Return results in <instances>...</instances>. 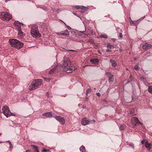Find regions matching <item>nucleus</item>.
Here are the masks:
<instances>
[{
    "instance_id": "nucleus-1",
    "label": "nucleus",
    "mask_w": 152,
    "mask_h": 152,
    "mask_svg": "<svg viewBox=\"0 0 152 152\" xmlns=\"http://www.w3.org/2000/svg\"><path fill=\"white\" fill-rule=\"evenodd\" d=\"M64 63L63 65H60L59 66H56L53 69H51L49 73L50 75L53 74L56 71L57 68L60 69V71H64L67 73H69L72 72L73 69L71 68V62L70 59L69 58L65 59L64 58Z\"/></svg>"
},
{
    "instance_id": "nucleus-2",
    "label": "nucleus",
    "mask_w": 152,
    "mask_h": 152,
    "mask_svg": "<svg viewBox=\"0 0 152 152\" xmlns=\"http://www.w3.org/2000/svg\"><path fill=\"white\" fill-rule=\"evenodd\" d=\"M9 42L12 47L18 49L22 48L23 45V43L17 39H10L9 40Z\"/></svg>"
},
{
    "instance_id": "nucleus-3",
    "label": "nucleus",
    "mask_w": 152,
    "mask_h": 152,
    "mask_svg": "<svg viewBox=\"0 0 152 152\" xmlns=\"http://www.w3.org/2000/svg\"><path fill=\"white\" fill-rule=\"evenodd\" d=\"M42 83L41 79L36 80L33 81L30 86L29 89L30 90H35L38 88Z\"/></svg>"
},
{
    "instance_id": "nucleus-4",
    "label": "nucleus",
    "mask_w": 152,
    "mask_h": 152,
    "mask_svg": "<svg viewBox=\"0 0 152 152\" xmlns=\"http://www.w3.org/2000/svg\"><path fill=\"white\" fill-rule=\"evenodd\" d=\"M30 32L31 35L34 38H39L41 36V34L39 32L37 25H34L31 27Z\"/></svg>"
},
{
    "instance_id": "nucleus-5",
    "label": "nucleus",
    "mask_w": 152,
    "mask_h": 152,
    "mask_svg": "<svg viewBox=\"0 0 152 152\" xmlns=\"http://www.w3.org/2000/svg\"><path fill=\"white\" fill-rule=\"evenodd\" d=\"M12 15L7 12L0 13V18L2 20L9 21L12 18Z\"/></svg>"
},
{
    "instance_id": "nucleus-6",
    "label": "nucleus",
    "mask_w": 152,
    "mask_h": 152,
    "mask_svg": "<svg viewBox=\"0 0 152 152\" xmlns=\"http://www.w3.org/2000/svg\"><path fill=\"white\" fill-rule=\"evenodd\" d=\"M2 113L7 118L10 116L9 113L10 112L9 107L7 106H4L2 108Z\"/></svg>"
},
{
    "instance_id": "nucleus-7",
    "label": "nucleus",
    "mask_w": 152,
    "mask_h": 152,
    "mask_svg": "<svg viewBox=\"0 0 152 152\" xmlns=\"http://www.w3.org/2000/svg\"><path fill=\"white\" fill-rule=\"evenodd\" d=\"M55 118L62 124L64 125L65 124V120L64 118L60 116L55 117Z\"/></svg>"
},
{
    "instance_id": "nucleus-8",
    "label": "nucleus",
    "mask_w": 152,
    "mask_h": 152,
    "mask_svg": "<svg viewBox=\"0 0 152 152\" xmlns=\"http://www.w3.org/2000/svg\"><path fill=\"white\" fill-rule=\"evenodd\" d=\"M55 118L62 124L64 125L65 124V120L64 118L60 116L55 117Z\"/></svg>"
},
{
    "instance_id": "nucleus-9",
    "label": "nucleus",
    "mask_w": 152,
    "mask_h": 152,
    "mask_svg": "<svg viewBox=\"0 0 152 152\" xmlns=\"http://www.w3.org/2000/svg\"><path fill=\"white\" fill-rule=\"evenodd\" d=\"M21 25H23V23L20 22L19 21H17L15 22V25L17 29H21Z\"/></svg>"
},
{
    "instance_id": "nucleus-10",
    "label": "nucleus",
    "mask_w": 152,
    "mask_h": 152,
    "mask_svg": "<svg viewBox=\"0 0 152 152\" xmlns=\"http://www.w3.org/2000/svg\"><path fill=\"white\" fill-rule=\"evenodd\" d=\"M132 120L134 121V122L135 123V125L136 126H137L139 124H140L141 125H142V123H141L139 121V120L136 117H133L132 118Z\"/></svg>"
},
{
    "instance_id": "nucleus-11",
    "label": "nucleus",
    "mask_w": 152,
    "mask_h": 152,
    "mask_svg": "<svg viewBox=\"0 0 152 152\" xmlns=\"http://www.w3.org/2000/svg\"><path fill=\"white\" fill-rule=\"evenodd\" d=\"M89 123L88 120L85 118H84L81 121V124L83 125H86L89 124Z\"/></svg>"
},
{
    "instance_id": "nucleus-12",
    "label": "nucleus",
    "mask_w": 152,
    "mask_h": 152,
    "mask_svg": "<svg viewBox=\"0 0 152 152\" xmlns=\"http://www.w3.org/2000/svg\"><path fill=\"white\" fill-rule=\"evenodd\" d=\"M151 47H152V45L147 43H145L142 46V48L143 49H148Z\"/></svg>"
},
{
    "instance_id": "nucleus-13",
    "label": "nucleus",
    "mask_w": 152,
    "mask_h": 152,
    "mask_svg": "<svg viewBox=\"0 0 152 152\" xmlns=\"http://www.w3.org/2000/svg\"><path fill=\"white\" fill-rule=\"evenodd\" d=\"M60 34L61 35L64 36H67L69 35V31L67 30H66L60 32Z\"/></svg>"
},
{
    "instance_id": "nucleus-14",
    "label": "nucleus",
    "mask_w": 152,
    "mask_h": 152,
    "mask_svg": "<svg viewBox=\"0 0 152 152\" xmlns=\"http://www.w3.org/2000/svg\"><path fill=\"white\" fill-rule=\"evenodd\" d=\"M140 23V20H137L132 21V20L130 22V24L131 25L137 26Z\"/></svg>"
},
{
    "instance_id": "nucleus-15",
    "label": "nucleus",
    "mask_w": 152,
    "mask_h": 152,
    "mask_svg": "<svg viewBox=\"0 0 152 152\" xmlns=\"http://www.w3.org/2000/svg\"><path fill=\"white\" fill-rule=\"evenodd\" d=\"M110 62L111 63V65L112 66L115 67L117 66V63L114 60H110Z\"/></svg>"
},
{
    "instance_id": "nucleus-16",
    "label": "nucleus",
    "mask_w": 152,
    "mask_h": 152,
    "mask_svg": "<svg viewBox=\"0 0 152 152\" xmlns=\"http://www.w3.org/2000/svg\"><path fill=\"white\" fill-rule=\"evenodd\" d=\"M21 29H18V37H22L23 35V33L21 30Z\"/></svg>"
},
{
    "instance_id": "nucleus-17",
    "label": "nucleus",
    "mask_w": 152,
    "mask_h": 152,
    "mask_svg": "<svg viewBox=\"0 0 152 152\" xmlns=\"http://www.w3.org/2000/svg\"><path fill=\"white\" fill-rule=\"evenodd\" d=\"M90 61L92 64H95L98 62L99 60L97 58L92 59L90 60Z\"/></svg>"
},
{
    "instance_id": "nucleus-18",
    "label": "nucleus",
    "mask_w": 152,
    "mask_h": 152,
    "mask_svg": "<svg viewBox=\"0 0 152 152\" xmlns=\"http://www.w3.org/2000/svg\"><path fill=\"white\" fill-rule=\"evenodd\" d=\"M75 9L77 10L79 9H83L84 10L85 8V7L81 6H76L75 7Z\"/></svg>"
},
{
    "instance_id": "nucleus-19",
    "label": "nucleus",
    "mask_w": 152,
    "mask_h": 152,
    "mask_svg": "<svg viewBox=\"0 0 152 152\" xmlns=\"http://www.w3.org/2000/svg\"><path fill=\"white\" fill-rule=\"evenodd\" d=\"M145 147L146 148L150 150L151 149V145L148 143L147 141L145 142Z\"/></svg>"
},
{
    "instance_id": "nucleus-20",
    "label": "nucleus",
    "mask_w": 152,
    "mask_h": 152,
    "mask_svg": "<svg viewBox=\"0 0 152 152\" xmlns=\"http://www.w3.org/2000/svg\"><path fill=\"white\" fill-rule=\"evenodd\" d=\"M114 80V75H112L110 76L109 77V78L108 79V81L109 83H110L111 82H112Z\"/></svg>"
},
{
    "instance_id": "nucleus-21",
    "label": "nucleus",
    "mask_w": 152,
    "mask_h": 152,
    "mask_svg": "<svg viewBox=\"0 0 152 152\" xmlns=\"http://www.w3.org/2000/svg\"><path fill=\"white\" fill-rule=\"evenodd\" d=\"M80 150L82 152H85L86 151V149L85 147L83 145L80 148Z\"/></svg>"
},
{
    "instance_id": "nucleus-22",
    "label": "nucleus",
    "mask_w": 152,
    "mask_h": 152,
    "mask_svg": "<svg viewBox=\"0 0 152 152\" xmlns=\"http://www.w3.org/2000/svg\"><path fill=\"white\" fill-rule=\"evenodd\" d=\"M31 146L33 147L35 149L34 152H39L38 149V147L34 145H31Z\"/></svg>"
},
{
    "instance_id": "nucleus-23",
    "label": "nucleus",
    "mask_w": 152,
    "mask_h": 152,
    "mask_svg": "<svg viewBox=\"0 0 152 152\" xmlns=\"http://www.w3.org/2000/svg\"><path fill=\"white\" fill-rule=\"evenodd\" d=\"M100 37L101 38H104L105 39L107 38V35L104 34H102L100 35Z\"/></svg>"
},
{
    "instance_id": "nucleus-24",
    "label": "nucleus",
    "mask_w": 152,
    "mask_h": 152,
    "mask_svg": "<svg viewBox=\"0 0 152 152\" xmlns=\"http://www.w3.org/2000/svg\"><path fill=\"white\" fill-rule=\"evenodd\" d=\"M148 90L150 93H152V86H150L148 87Z\"/></svg>"
},
{
    "instance_id": "nucleus-25",
    "label": "nucleus",
    "mask_w": 152,
    "mask_h": 152,
    "mask_svg": "<svg viewBox=\"0 0 152 152\" xmlns=\"http://www.w3.org/2000/svg\"><path fill=\"white\" fill-rule=\"evenodd\" d=\"M107 48H108L109 49H111L112 48V47H113V46L112 45L110 44H108L107 45Z\"/></svg>"
},
{
    "instance_id": "nucleus-26",
    "label": "nucleus",
    "mask_w": 152,
    "mask_h": 152,
    "mask_svg": "<svg viewBox=\"0 0 152 152\" xmlns=\"http://www.w3.org/2000/svg\"><path fill=\"white\" fill-rule=\"evenodd\" d=\"M88 42L89 43L91 44H92L94 43V41L92 39H89L88 40Z\"/></svg>"
},
{
    "instance_id": "nucleus-27",
    "label": "nucleus",
    "mask_w": 152,
    "mask_h": 152,
    "mask_svg": "<svg viewBox=\"0 0 152 152\" xmlns=\"http://www.w3.org/2000/svg\"><path fill=\"white\" fill-rule=\"evenodd\" d=\"M44 80L47 82H49L51 80V79L49 78H46L45 77H43Z\"/></svg>"
},
{
    "instance_id": "nucleus-28",
    "label": "nucleus",
    "mask_w": 152,
    "mask_h": 152,
    "mask_svg": "<svg viewBox=\"0 0 152 152\" xmlns=\"http://www.w3.org/2000/svg\"><path fill=\"white\" fill-rule=\"evenodd\" d=\"M124 126L121 125L119 127V129L120 130H123L124 129Z\"/></svg>"
},
{
    "instance_id": "nucleus-29",
    "label": "nucleus",
    "mask_w": 152,
    "mask_h": 152,
    "mask_svg": "<svg viewBox=\"0 0 152 152\" xmlns=\"http://www.w3.org/2000/svg\"><path fill=\"white\" fill-rule=\"evenodd\" d=\"M88 122H89V124L91 123H94L95 122V121L94 120H88Z\"/></svg>"
},
{
    "instance_id": "nucleus-30",
    "label": "nucleus",
    "mask_w": 152,
    "mask_h": 152,
    "mask_svg": "<svg viewBox=\"0 0 152 152\" xmlns=\"http://www.w3.org/2000/svg\"><path fill=\"white\" fill-rule=\"evenodd\" d=\"M134 68L135 70H138L139 69V66L138 65L136 64L134 66Z\"/></svg>"
},
{
    "instance_id": "nucleus-31",
    "label": "nucleus",
    "mask_w": 152,
    "mask_h": 152,
    "mask_svg": "<svg viewBox=\"0 0 152 152\" xmlns=\"http://www.w3.org/2000/svg\"><path fill=\"white\" fill-rule=\"evenodd\" d=\"M105 74L107 76H108L109 77L110 76L112 75H111V73L110 72H106Z\"/></svg>"
},
{
    "instance_id": "nucleus-32",
    "label": "nucleus",
    "mask_w": 152,
    "mask_h": 152,
    "mask_svg": "<svg viewBox=\"0 0 152 152\" xmlns=\"http://www.w3.org/2000/svg\"><path fill=\"white\" fill-rule=\"evenodd\" d=\"M52 116V115L51 113L50 112L48 113V114L47 115V117H51Z\"/></svg>"
},
{
    "instance_id": "nucleus-33",
    "label": "nucleus",
    "mask_w": 152,
    "mask_h": 152,
    "mask_svg": "<svg viewBox=\"0 0 152 152\" xmlns=\"http://www.w3.org/2000/svg\"><path fill=\"white\" fill-rule=\"evenodd\" d=\"M91 91V89H88L87 90H86V95H87L90 92V91Z\"/></svg>"
},
{
    "instance_id": "nucleus-34",
    "label": "nucleus",
    "mask_w": 152,
    "mask_h": 152,
    "mask_svg": "<svg viewBox=\"0 0 152 152\" xmlns=\"http://www.w3.org/2000/svg\"><path fill=\"white\" fill-rule=\"evenodd\" d=\"M9 115H10V116H15L16 115L15 113H12L10 112V113H9Z\"/></svg>"
},
{
    "instance_id": "nucleus-35",
    "label": "nucleus",
    "mask_w": 152,
    "mask_h": 152,
    "mask_svg": "<svg viewBox=\"0 0 152 152\" xmlns=\"http://www.w3.org/2000/svg\"><path fill=\"white\" fill-rule=\"evenodd\" d=\"M7 142H9L10 145V148H11V147L12 146V144L11 142L9 140H8L7 141Z\"/></svg>"
},
{
    "instance_id": "nucleus-36",
    "label": "nucleus",
    "mask_w": 152,
    "mask_h": 152,
    "mask_svg": "<svg viewBox=\"0 0 152 152\" xmlns=\"http://www.w3.org/2000/svg\"><path fill=\"white\" fill-rule=\"evenodd\" d=\"M129 145L131 146L134 149V145L133 144H130Z\"/></svg>"
},
{
    "instance_id": "nucleus-37",
    "label": "nucleus",
    "mask_w": 152,
    "mask_h": 152,
    "mask_svg": "<svg viewBox=\"0 0 152 152\" xmlns=\"http://www.w3.org/2000/svg\"><path fill=\"white\" fill-rule=\"evenodd\" d=\"M66 27L68 29L70 30L72 29L68 25H66Z\"/></svg>"
},
{
    "instance_id": "nucleus-38",
    "label": "nucleus",
    "mask_w": 152,
    "mask_h": 152,
    "mask_svg": "<svg viewBox=\"0 0 152 152\" xmlns=\"http://www.w3.org/2000/svg\"><path fill=\"white\" fill-rule=\"evenodd\" d=\"M145 142V139H143L141 141V143L142 144H143Z\"/></svg>"
},
{
    "instance_id": "nucleus-39",
    "label": "nucleus",
    "mask_w": 152,
    "mask_h": 152,
    "mask_svg": "<svg viewBox=\"0 0 152 152\" xmlns=\"http://www.w3.org/2000/svg\"><path fill=\"white\" fill-rule=\"evenodd\" d=\"M119 37H121V38H122L123 37V34H122L121 33H119Z\"/></svg>"
},
{
    "instance_id": "nucleus-40",
    "label": "nucleus",
    "mask_w": 152,
    "mask_h": 152,
    "mask_svg": "<svg viewBox=\"0 0 152 152\" xmlns=\"http://www.w3.org/2000/svg\"><path fill=\"white\" fill-rule=\"evenodd\" d=\"M47 114H48V113H43V114H42V115L43 116H47Z\"/></svg>"
},
{
    "instance_id": "nucleus-41",
    "label": "nucleus",
    "mask_w": 152,
    "mask_h": 152,
    "mask_svg": "<svg viewBox=\"0 0 152 152\" xmlns=\"http://www.w3.org/2000/svg\"><path fill=\"white\" fill-rule=\"evenodd\" d=\"M49 150H46L45 149H43L42 150V152H47Z\"/></svg>"
},
{
    "instance_id": "nucleus-42",
    "label": "nucleus",
    "mask_w": 152,
    "mask_h": 152,
    "mask_svg": "<svg viewBox=\"0 0 152 152\" xmlns=\"http://www.w3.org/2000/svg\"><path fill=\"white\" fill-rule=\"evenodd\" d=\"M145 18V16H144L142 18H140L139 20H142L143 19Z\"/></svg>"
},
{
    "instance_id": "nucleus-43",
    "label": "nucleus",
    "mask_w": 152,
    "mask_h": 152,
    "mask_svg": "<svg viewBox=\"0 0 152 152\" xmlns=\"http://www.w3.org/2000/svg\"><path fill=\"white\" fill-rule=\"evenodd\" d=\"M96 95L98 96H100L101 95V94L99 93H96Z\"/></svg>"
},
{
    "instance_id": "nucleus-44",
    "label": "nucleus",
    "mask_w": 152,
    "mask_h": 152,
    "mask_svg": "<svg viewBox=\"0 0 152 152\" xmlns=\"http://www.w3.org/2000/svg\"><path fill=\"white\" fill-rule=\"evenodd\" d=\"M106 51L107 52H111V50L109 49H107L106 50Z\"/></svg>"
},
{
    "instance_id": "nucleus-45",
    "label": "nucleus",
    "mask_w": 152,
    "mask_h": 152,
    "mask_svg": "<svg viewBox=\"0 0 152 152\" xmlns=\"http://www.w3.org/2000/svg\"><path fill=\"white\" fill-rule=\"evenodd\" d=\"M69 51L75 52V51L74 50H68Z\"/></svg>"
},
{
    "instance_id": "nucleus-46",
    "label": "nucleus",
    "mask_w": 152,
    "mask_h": 152,
    "mask_svg": "<svg viewBox=\"0 0 152 152\" xmlns=\"http://www.w3.org/2000/svg\"><path fill=\"white\" fill-rule=\"evenodd\" d=\"M21 100H22V101H23V100H25L24 97H22L21 98Z\"/></svg>"
},
{
    "instance_id": "nucleus-47",
    "label": "nucleus",
    "mask_w": 152,
    "mask_h": 152,
    "mask_svg": "<svg viewBox=\"0 0 152 152\" xmlns=\"http://www.w3.org/2000/svg\"><path fill=\"white\" fill-rule=\"evenodd\" d=\"M42 9H43L44 10H46L47 9V8L46 7H43L42 8Z\"/></svg>"
},
{
    "instance_id": "nucleus-48",
    "label": "nucleus",
    "mask_w": 152,
    "mask_h": 152,
    "mask_svg": "<svg viewBox=\"0 0 152 152\" xmlns=\"http://www.w3.org/2000/svg\"><path fill=\"white\" fill-rule=\"evenodd\" d=\"M31 152V151L29 150H26V152Z\"/></svg>"
},
{
    "instance_id": "nucleus-49",
    "label": "nucleus",
    "mask_w": 152,
    "mask_h": 152,
    "mask_svg": "<svg viewBox=\"0 0 152 152\" xmlns=\"http://www.w3.org/2000/svg\"><path fill=\"white\" fill-rule=\"evenodd\" d=\"M85 31H80V33H84V32Z\"/></svg>"
},
{
    "instance_id": "nucleus-50",
    "label": "nucleus",
    "mask_w": 152,
    "mask_h": 152,
    "mask_svg": "<svg viewBox=\"0 0 152 152\" xmlns=\"http://www.w3.org/2000/svg\"><path fill=\"white\" fill-rule=\"evenodd\" d=\"M56 34H61H61H60V32L57 33Z\"/></svg>"
},
{
    "instance_id": "nucleus-51",
    "label": "nucleus",
    "mask_w": 152,
    "mask_h": 152,
    "mask_svg": "<svg viewBox=\"0 0 152 152\" xmlns=\"http://www.w3.org/2000/svg\"><path fill=\"white\" fill-rule=\"evenodd\" d=\"M52 10H53V12L56 11L54 9H52Z\"/></svg>"
},
{
    "instance_id": "nucleus-52",
    "label": "nucleus",
    "mask_w": 152,
    "mask_h": 152,
    "mask_svg": "<svg viewBox=\"0 0 152 152\" xmlns=\"http://www.w3.org/2000/svg\"><path fill=\"white\" fill-rule=\"evenodd\" d=\"M112 39L114 41H115V39Z\"/></svg>"
},
{
    "instance_id": "nucleus-53",
    "label": "nucleus",
    "mask_w": 152,
    "mask_h": 152,
    "mask_svg": "<svg viewBox=\"0 0 152 152\" xmlns=\"http://www.w3.org/2000/svg\"><path fill=\"white\" fill-rule=\"evenodd\" d=\"M9 1V0H5V1L6 2H7Z\"/></svg>"
},
{
    "instance_id": "nucleus-54",
    "label": "nucleus",
    "mask_w": 152,
    "mask_h": 152,
    "mask_svg": "<svg viewBox=\"0 0 152 152\" xmlns=\"http://www.w3.org/2000/svg\"><path fill=\"white\" fill-rule=\"evenodd\" d=\"M61 21L63 23L64 22V21H63L62 20H61Z\"/></svg>"
},
{
    "instance_id": "nucleus-55",
    "label": "nucleus",
    "mask_w": 152,
    "mask_h": 152,
    "mask_svg": "<svg viewBox=\"0 0 152 152\" xmlns=\"http://www.w3.org/2000/svg\"><path fill=\"white\" fill-rule=\"evenodd\" d=\"M45 24L44 23H43L42 24V25H44V26H45Z\"/></svg>"
},
{
    "instance_id": "nucleus-56",
    "label": "nucleus",
    "mask_w": 152,
    "mask_h": 152,
    "mask_svg": "<svg viewBox=\"0 0 152 152\" xmlns=\"http://www.w3.org/2000/svg\"><path fill=\"white\" fill-rule=\"evenodd\" d=\"M64 24H65V25H66V24L64 22Z\"/></svg>"
},
{
    "instance_id": "nucleus-57",
    "label": "nucleus",
    "mask_w": 152,
    "mask_h": 152,
    "mask_svg": "<svg viewBox=\"0 0 152 152\" xmlns=\"http://www.w3.org/2000/svg\"><path fill=\"white\" fill-rule=\"evenodd\" d=\"M75 69H74L73 70H75Z\"/></svg>"
},
{
    "instance_id": "nucleus-58",
    "label": "nucleus",
    "mask_w": 152,
    "mask_h": 152,
    "mask_svg": "<svg viewBox=\"0 0 152 152\" xmlns=\"http://www.w3.org/2000/svg\"><path fill=\"white\" fill-rule=\"evenodd\" d=\"M90 66H92V65H89Z\"/></svg>"
},
{
    "instance_id": "nucleus-59",
    "label": "nucleus",
    "mask_w": 152,
    "mask_h": 152,
    "mask_svg": "<svg viewBox=\"0 0 152 152\" xmlns=\"http://www.w3.org/2000/svg\"><path fill=\"white\" fill-rule=\"evenodd\" d=\"M48 94L47 93V96H48Z\"/></svg>"
},
{
    "instance_id": "nucleus-60",
    "label": "nucleus",
    "mask_w": 152,
    "mask_h": 152,
    "mask_svg": "<svg viewBox=\"0 0 152 152\" xmlns=\"http://www.w3.org/2000/svg\"><path fill=\"white\" fill-rule=\"evenodd\" d=\"M1 142L0 141V143H1Z\"/></svg>"
}]
</instances>
